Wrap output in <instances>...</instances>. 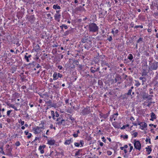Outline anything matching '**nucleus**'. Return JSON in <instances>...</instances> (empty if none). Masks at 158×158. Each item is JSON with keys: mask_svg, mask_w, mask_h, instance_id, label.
<instances>
[{"mask_svg": "<svg viewBox=\"0 0 158 158\" xmlns=\"http://www.w3.org/2000/svg\"><path fill=\"white\" fill-rule=\"evenodd\" d=\"M53 77L54 81H56L58 79V78L57 76V73L55 72L53 75Z\"/></svg>", "mask_w": 158, "mask_h": 158, "instance_id": "nucleus-23", "label": "nucleus"}, {"mask_svg": "<svg viewBox=\"0 0 158 158\" xmlns=\"http://www.w3.org/2000/svg\"><path fill=\"white\" fill-rule=\"evenodd\" d=\"M149 65V68L152 70H156L158 68V62L156 61L150 63Z\"/></svg>", "mask_w": 158, "mask_h": 158, "instance_id": "nucleus-3", "label": "nucleus"}, {"mask_svg": "<svg viewBox=\"0 0 158 158\" xmlns=\"http://www.w3.org/2000/svg\"><path fill=\"white\" fill-rule=\"evenodd\" d=\"M81 41L84 44L83 46L87 50L89 49L92 47V42L91 38L88 36H85L81 39Z\"/></svg>", "mask_w": 158, "mask_h": 158, "instance_id": "nucleus-1", "label": "nucleus"}, {"mask_svg": "<svg viewBox=\"0 0 158 158\" xmlns=\"http://www.w3.org/2000/svg\"><path fill=\"white\" fill-rule=\"evenodd\" d=\"M151 118L150 119V120L152 121H154V119L156 118L155 114L152 112L151 113Z\"/></svg>", "mask_w": 158, "mask_h": 158, "instance_id": "nucleus-16", "label": "nucleus"}, {"mask_svg": "<svg viewBox=\"0 0 158 158\" xmlns=\"http://www.w3.org/2000/svg\"><path fill=\"white\" fill-rule=\"evenodd\" d=\"M57 68L60 70H63L64 69L61 65H58Z\"/></svg>", "mask_w": 158, "mask_h": 158, "instance_id": "nucleus-43", "label": "nucleus"}, {"mask_svg": "<svg viewBox=\"0 0 158 158\" xmlns=\"http://www.w3.org/2000/svg\"><path fill=\"white\" fill-rule=\"evenodd\" d=\"M44 101L45 102V103L48 104V106H51V107H55V104H52V101L51 100H49L48 101L44 100Z\"/></svg>", "mask_w": 158, "mask_h": 158, "instance_id": "nucleus-8", "label": "nucleus"}, {"mask_svg": "<svg viewBox=\"0 0 158 158\" xmlns=\"http://www.w3.org/2000/svg\"><path fill=\"white\" fill-rule=\"evenodd\" d=\"M41 97L44 98V100H48V98H49V96L47 94H44L42 95L41 96Z\"/></svg>", "mask_w": 158, "mask_h": 158, "instance_id": "nucleus-21", "label": "nucleus"}, {"mask_svg": "<svg viewBox=\"0 0 158 158\" xmlns=\"http://www.w3.org/2000/svg\"><path fill=\"white\" fill-rule=\"evenodd\" d=\"M32 130L35 134L40 133L42 131L40 129V128L38 126L33 128Z\"/></svg>", "mask_w": 158, "mask_h": 158, "instance_id": "nucleus-6", "label": "nucleus"}, {"mask_svg": "<svg viewBox=\"0 0 158 158\" xmlns=\"http://www.w3.org/2000/svg\"><path fill=\"white\" fill-rule=\"evenodd\" d=\"M143 39L142 38L140 37L137 41V43H139L140 42L143 41Z\"/></svg>", "mask_w": 158, "mask_h": 158, "instance_id": "nucleus-40", "label": "nucleus"}, {"mask_svg": "<svg viewBox=\"0 0 158 158\" xmlns=\"http://www.w3.org/2000/svg\"><path fill=\"white\" fill-rule=\"evenodd\" d=\"M102 141L104 142H106V139H105V137H103L102 138Z\"/></svg>", "mask_w": 158, "mask_h": 158, "instance_id": "nucleus-61", "label": "nucleus"}, {"mask_svg": "<svg viewBox=\"0 0 158 158\" xmlns=\"http://www.w3.org/2000/svg\"><path fill=\"white\" fill-rule=\"evenodd\" d=\"M135 85L136 87H138L141 84L138 81L135 80Z\"/></svg>", "mask_w": 158, "mask_h": 158, "instance_id": "nucleus-31", "label": "nucleus"}, {"mask_svg": "<svg viewBox=\"0 0 158 158\" xmlns=\"http://www.w3.org/2000/svg\"><path fill=\"white\" fill-rule=\"evenodd\" d=\"M80 143V144L81 145V147H82L83 146L84 143V141L83 140H80V143Z\"/></svg>", "mask_w": 158, "mask_h": 158, "instance_id": "nucleus-47", "label": "nucleus"}, {"mask_svg": "<svg viewBox=\"0 0 158 158\" xmlns=\"http://www.w3.org/2000/svg\"><path fill=\"white\" fill-rule=\"evenodd\" d=\"M112 37L111 36H110V37L107 39V40H108L110 42L112 40Z\"/></svg>", "mask_w": 158, "mask_h": 158, "instance_id": "nucleus-48", "label": "nucleus"}, {"mask_svg": "<svg viewBox=\"0 0 158 158\" xmlns=\"http://www.w3.org/2000/svg\"><path fill=\"white\" fill-rule=\"evenodd\" d=\"M46 147V146L44 144L40 146L38 150L40 151L41 154H43L44 153V149Z\"/></svg>", "mask_w": 158, "mask_h": 158, "instance_id": "nucleus-7", "label": "nucleus"}, {"mask_svg": "<svg viewBox=\"0 0 158 158\" xmlns=\"http://www.w3.org/2000/svg\"><path fill=\"white\" fill-rule=\"evenodd\" d=\"M10 107H11L13 108L16 111H18V109H17L16 107H15L14 105L13 104H11L10 106Z\"/></svg>", "mask_w": 158, "mask_h": 158, "instance_id": "nucleus-32", "label": "nucleus"}, {"mask_svg": "<svg viewBox=\"0 0 158 158\" xmlns=\"http://www.w3.org/2000/svg\"><path fill=\"white\" fill-rule=\"evenodd\" d=\"M55 19L59 22L61 18V15L60 14H55L54 16Z\"/></svg>", "mask_w": 158, "mask_h": 158, "instance_id": "nucleus-11", "label": "nucleus"}, {"mask_svg": "<svg viewBox=\"0 0 158 158\" xmlns=\"http://www.w3.org/2000/svg\"><path fill=\"white\" fill-rule=\"evenodd\" d=\"M98 142L99 143V145L101 146L102 147L103 146V143L102 142H101L100 140L98 141Z\"/></svg>", "mask_w": 158, "mask_h": 158, "instance_id": "nucleus-46", "label": "nucleus"}, {"mask_svg": "<svg viewBox=\"0 0 158 158\" xmlns=\"http://www.w3.org/2000/svg\"><path fill=\"white\" fill-rule=\"evenodd\" d=\"M69 68L71 69H73L74 68H75V66L74 65H73L72 66L69 65Z\"/></svg>", "mask_w": 158, "mask_h": 158, "instance_id": "nucleus-64", "label": "nucleus"}, {"mask_svg": "<svg viewBox=\"0 0 158 158\" xmlns=\"http://www.w3.org/2000/svg\"><path fill=\"white\" fill-rule=\"evenodd\" d=\"M32 136V134L31 133H29L28 136H27V138L28 139H29L30 138L31 136Z\"/></svg>", "mask_w": 158, "mask_h": 158, "instance_id": "nucleus-53", "label": "nucleus"}, {"mask_svg": "<svg viewBox=\"0 0 158 158\" xmlns=\"http://www.w3.org/2000/svg\"><path fill=\"white\" fill-rule=\"evenodd\" d=\"M127 58L130 60H131L133 59V57L132 54H130L128 56Z\"/></svg>", "mask_w": 158, "mask_h": 158, "instance_id": "nucleus-28", "label": "nucleus"}, {"mask_svg": "<svg viewBox=\"0 0 158 158\" xmlns=\"http://www.w3.org/2000/svg\"><path fill=\"white\" fill-rule=\"evenodd\" d=\"M121 79V77L119 75L117 76L115 78L114 81H114L115 83H116L117 81H120Z\"/></svg>", "mask_w": 158, "mask_h": 158, "instance_id": "nucleus-20", "label": "nucleus"}, {"mask_svg": "<svg viewBox=\"0 0 158 158\" xmlns=\"http://www.w3.org/2000/svg\"><path fill=\"white\" fill-rule=\"evenodd\" d=\"M95 69H96L95 68L93 67H91V69H90L91 72L92 73H95V72H96V70Z\"/></svg>", "mask_w": 158, "mask_h": 158, "instance_id": "nucleus-29", "label": "nucleus"}, {"mask_svg": "<svg viewBox=\"0 0 158 158\" xmlns=\"http://www.w3.org/2000/svg\"><path fill=\"white\" fill-rule=\"evenodd\" d=\"M94 61L95 62V63L96 64H98L99 62L100 61H101V60L100 59V58L99 57V56H97L95 57L94 58Z\"/></svg>", "mask_w": 158, "mask_h": 158, "instance_id": "nucleus-15", "label": "nucleus"}, {"mask_svg": "<svg viewBox=\"0 0 158 158\" xmlns=\"http://www.w3.org/2000/svg\"><path fill=\"white\" fill-rule=\"evenodd\" d=\"M73 140L71 138L69 139L66 140L64 143V144L65 145H69L71 143H72Z\"/></svg>", "mask_w": 158, "mask_h": 158, "instance_id": "nucleus-17", "label": "nucleus"}, {"mask_svg": "<svg viewBox=\"0 0 158 158\" xmlns=\"http://www.w3.org/2000/svg\"><path fill=\"white\" fill-rule=\"evenodd\" d=\"M57 76L58 77V78H61L63 77V75L61 74L60 73H57Z\"/></svg>", "mask_w": 158, "mask_h": 158, "instance_id": "nucleus-36", "label": "nucleus"}, {"mask_svg": "<svg viewBox=\"0 0 158 158\" xmlns=\"http://www.w3.org/2000/svg\"><path fill=\"white\" fill-rule=\"evenodd\" d=\"M69 118L73 121H73L75 120V118L72 117H71Z\"/></svg>", "mask_w": 158, "mask_h": 158, "instance_id": "nucleus-63", "label": "nucleus"}, {"mask_svg": "<svg viewBox=\"0 0 158 158\" xmlns=\"http://www.w3.org/2000/svg\"><path fill=\"white\" fill-rule=\"evenodd\" d=\"M134 88V87L133 86H132L131 87V88L130 89H129V90L128 91V92L127 93V95L129 96V95H131V93L132 92V89H133Z\"/></svg>", "mask_w": 158, "mask_h": 158, "instance_id": "nucleus-22", "label": "nucleus"}, {"mask_svg": "<svg viewBox=\"0 0 158 158\" xmlns=\"http://www.w3.org/2000/svg\"><path fill=\"white\" fill-rule=\"evenodd\" d=\"M29 20L31 23H33L34 22L35 19V17L34 15H31L30 16L29 18Z\"/></svg>", "mask_w": 158, "mask_h": 158, "instance_id": "nucleus-12", "label": "nucleus"}, {"mask_svg": "<svg viewBox=\"0 0 158 158\" xmlns=\"http://www.w3.org/2000/svg\"><path fill=\"white\" fill-rule=\"evenodd\" d=\"M100 58V59L102 61V60L105 58V56L104 55H100V56H98Z\"/></svg>", "mask_w": 158, "mask_h": 158, "instance_id": "nucleus-34", "label": "nucleus"}, {"mask_svg": "<svg viewBox=\"0 0 158 158\" xmlns=\"http://www.w3.org/2000/svg\"><path fill=\"white\" fill-rule=\"evenodd\" d=\"M134 145L135 148L139 151L140 150L141 148V144L139 141H136L135 140H134Z\"/></svg>", "mask_w": 158, "mask_h": 158, "instance_id": "nucleus-4", "label": "nucleus"}, {"mask_svg": "<svg viewBox=\"0 0 158 158\" xmlns=\"http://www.w3.org/2000/svg\"><path fill=\"white\" fill-rule=\"evenodd\" d=\"M118 115V114L117 112L115 114H114L110 117V120L111 121H112V120L113 119L114 120H115Z\"/></svg>", "mask_w": 158, "mask_h": 158, "instance_id": "nucleus-10", "label": "nucleus"}, {"mask_svg": "<svg viewBox=\"0 0 158 158\" xmlns=\"http://www.w3.org/2000/svg\"><path fill=\"white\" fill-rule=\"evenodd\" d=\"M99 16L100 17H102L104 16L103 9L102 8H100V10H99Z\"/></svg>", "mask_w": 158, "mask_h": 158, "instance_id": "nucleus-18", "label": "nucleus"}, {"mask_svg": "<svg viewBox=\"0 0 158 158\" xmlns=\"http://www.w3.org/2000/svg\"><path fill=\"white\" fill-rule=\"evenodd\" d=\"M73 63H74L75 64H76L77 65H78L79 62L77 60H75L73 61Z\"/></svg>", "mask_w": 158, "mask_h": 158, "instance_id": "nucleus-50", "label": "nucleus"}, {"mask_svg": "<svg viewBox=\"0 0 158 158\" xmlns=\"http://www.w3.org/2000/svg\"><path fill=\"white\" fill-rule=\"evenodd\" d=\"M12 111V110H8L7 112V116H9L10 115V114L11 112Z\"/></svg>", "mask_w": 158, "mask_h": 158, "instance_id": "nucleus-42", "label": "nucleus"}, {"mask_svg": "<svg viewBox=\"0 0 158 158\" xmlns=\"http://www.w3.org/2000/svg\"><path fill=\"white\" fill-rule=\"evenodd\" d=\"M90 109L89 107L85 108L82 111L81 113L83 115L87 114L90 113Z\"/></svg>", "mask_w": 158, "mask_h": 158, "instance_id": "nucleus-5", "label": "nucleus"}, {"mask_svg": "<svg viewBox=\"0 0 158 158\" xmlns=\"http://www.w3.org/2000/svg\"><path fill=\"white\" fill-rule=\"evenodd\" d=\"M51 115L52 116V118L54 120L56 119L55 118V114L53 110H51Z\"/></svg>", "mask_w": 158, "mask_h": 158, "instance_id": "nucleus-30", "label": "nucleus"}, {"mask_svg": "<svg viewBox=\"0 0 158 158\" xmlns=\"http://www.w3.org/2000/svg\"><path fill=\"white\" fill-rule=\"evenodd\" d=\"M153 97V95L147 96L145 97L146 98L148 99V100H152V97Z\"/></svg>", "mask_w": 158, "mask_h": 158, "instance_id": "nucleus-33", "label": "nucleus"}, {"mask_svg": "<svg viewBox=\"0 0 158 158\" xmlns=\"http://www.w3.org/2000/svg\"><path fill=\"white\" fill-rule=\"evenodd\" d=\"M35 63V62H33L32 63H30L29 64H28V65H32V66H34V64Z\"/></svg>", "mask_w": 158, "mask_h": 158, "instance_id": "nucleus-55", "label": "nucleus"}, {"mask_svg": "<svg viewBox=\"0 0 158 158\" xmlns=\"http://www.w3.org/2000/svg\"><path fill=\"white\" fill-rule=\"evenodd\" d=\"M62 26H64V27L65 29H67L68 28L67 26L65 24H63Z\"/></svg>", "mask_w": 158, "mask_h": 158, "instance_id": "nucleus-62", "label": "nucleus"}, {"mask_svg": "<svg viewBox=\"0 0 158 158\" xmlns=\"http://www.w3.org/2000/svg\"><path fill=\"white\" fill-rule=\"evenodd\" d=\"M73 136L75 137V138H76L77 137H78V135L77 134V133H74L73 134Z\"/></svg>", "mask_w": 158, "mask_h": 158, "instance_id": "nucleus-54", "label": "nucleus"}, {"mask_svg": "<svg viewBox=\"0 0 158 158\" xmlns=\"http://www.w3.org/2000/svg\"><path fill=\"white\" fill-rule=\"evenodd\" d=\"M62 123H63V122H62V121L61 120L60 121L57 122L56 123V124H57L59 125H61L62 124Z\"/></svg>", "mask_w": 158, "mask_h": 158, "instance_id": "nucleus-41", "label": "nucleus"}, {"mask_svg": "<svg viewBox=\"0 0 158 158\" xmlns=\"http://www.w3.org/2000/svg\"><path fill=\"white\" fill-rule=\"evenodd\" d=\"M147 127V124L144 122H143V124L140 126L139 128L142 130H144V128Z\"/></svg>", "mask_w": 158, "mask_h": 158, "instance_id": "nucleus-13", "label": "nucleus"}, {"mask_svg": "<svg viewBox=\"0 0 158 158\" xmlns=\"http://www.w3.org/2000/svg\"><path fill=\"white\" fill-rule=\"evenodd\" d=\"M145 78L144 77H139V79L140 80H145Z\"/></svg>", "mask_w": 158, "mask_h": 158, "instance_id": "nucleus-56", "label": "nucleus"}, {"mask_svg": "<svg viewBox=\"0 0 158 158\" xmlns=\"http://www.w3.org/2000/svg\"><path fill=\"white\" fill-rule=\"evenodd\" d=\"M35 51L37 52L40 50V47L39 45L37 44L35 47Z\"/></svg>", "mask_w": 158, "mask_h": 158, "instance_id": "nucleus-24", "label": "nucleus"}, {"mask_svg": "<svg viewBox=\"0 0 158 158\" xmlns=\"http://www.w3.org/2000/svg\"><path fill=\"white\" fill-rule=\"evenodd\" d=\"M15 144L16 146H19L20 145V143L19 141H18L16 142Z\"/></svg>", "mask_w": 158, "mask_h": 158, "instance_id": "nucleus-45", "label": "nucleus"}, {"mask_svg": "<svg viewBox=\"0 0 158 158\" xmlns=\"http://www.w3.org/2000/svg\"><path fill=\"white\" fill-rule=\"evenodd\" d=\"M107 153L108 155L110 156L112 154V152L110 151H107Z\"/></svg>", "mask_w": 158, "mask_h": 158, "instance_id": "nucleus-44", "label": "nucleus"}, {"mask_svg": "<svg viewBox=\"0 0 158 158\" xmlns=\"http://www.w3.org/2000/svg\"><path fill=\"white\" fill-rule=\"evenodd\" d=\"M55 114H56V115H55V116L56 117H59V114L57 112V111H56V112H55Z\"/></svg>", "mask_w": 158, "mask_h": 158, "instance_id": "nucleus-52", "label": "nucleus"}, {"mask_svg": "<svg viewBox=\"0 0 158 158\" xmlns=\"http://www.w3.org/2000/svg\"><path fill=\"white\" fill-rule=\"evenodd\" d=\"M139 27H140L141 28H143V26L142 25H137L134 27V28H137Z\"/></svg>", "mask_w": 158, "mask_h": 158, "instance_id": "nucleus-35", "label": "nucleus"}, {"mask_svg": "<svg viewBox=\"0 0 158 158\" xmlns=\"http://www.w3.org/2000/svg\"><path fill=\"white\" fill-rule=\"evenodd\" d=\"M130 25L131 27H133L134 26V24L132 22H131Z\"/></svg>", "mask_w": 158, "mask_h": 158, "instance_id": "nucleus-58", "label": "nucleus"}, {"mask_svg": "<svg viewBox=\"0 0 158 158\" xmlns=\"http://www.w3.org/2000/svg\"><path fill=\"white\" fill-rule=\"evenodd\" d=\"M78 68L80 70H81L82 69V66L81 64L78 65Z\"/></svg>", "mask_w": 158, "mask_h": 158, "instance_id": "nucleus-60", "label": "nucleus"}, {"mask_svg": "<svg viewBox=\"0 0 158 158\" xmlns=\"http://www.w3.org/2000/svg\"><path fill=\"white\" fill-rule=\"evenodd\" d=\"M99 28L94 23H90L89 25V32H96L98 31Z\"/></svg>", "mask_w": 158, "mask_h": 158, "instance_id": "nucleus-2", "label": "nucleus"}, {"mask_svg": "<svg viewBox=\"0 0 158 158\" xmlns=\"http://www.w3.org/2000/svg\"><path fill=\"white\" fill-rule=\"evenodd\" d=\"M53 8L54 9H60V7L57 4H54L53 5Z\"/></svg>", "mask_w": 158, "mask_h": 158, "instance_id": "nucleus-25", "label": "nucleus"}, {"mask_svg": "<svg viewBox=\"0 0 158 158\" xmlns=\"http://www.w3.org/2000/svg\"><path fill=\"white\" fill-rule=\"evenodd\" d=\"M74 145L77 147H79L80 145V143H79L75 142L74 143Z\"/></svg>", "mask_w": 158, "mask_h": 158, "instance_id": "nucleus-39", "label": "nucleus"}, {"mask_svg": "<svg viewBox=\"0 0 158 158\" xmlns=\"http://www.w3.org/2000/svg\"><path fill=\"white\" fill-rule=\"evenodd\" d=\"M123 137L124 139H127L128 138V136L127 135H123Z\"/></svg>", "mask_w": 158, "mask_h": 158, "instance_id": "nucleus-51", "label": "nucleus"}, {"mask_svg": "<svg viewBox=\"0 0 158 158\" xmlns=\"http://www.w3.org/2000/svg\"><path fill=\"white\" fill-rule=\"evenodd\" d=\"M103 115V113H100V114H99V116L100 117V118H102Z\"/></svg>", "mask_w": 158, "mask_h": 158, "instance_id": "nucleus-57", "label": "nucleus"}, {"mask_svg": "<svg viewBox=\"0 0 158 158\" xmlns=\"http://www.w3.org/2000/svg\"><path fill=\"white\" fill-rule=\"evenodd\" d=\"M138 135V133L137 132H135L133 133L132 135L133 136L134 138H135L137 137Z\"/></svg>", "mask_w": 158, "mask_h": 158, "instance_id": "nucleus-37", "label": "nucleus"}, {"mask_svg": "<svg viewBox=\"0 0 158 158\" xmlns=\"http://www.w3.org/2000/svg\"><path fill=\"white\" fill-rule=\"evenodd\" d=\"M82 149H78V151H77L75 154V156H77L80 155V153L82 152Z\"/></svg>", "mask_w": 158, "mask_h": 158, "instance_id": "nucleus-26", "label": "nucleus"}, {"mask_svg": "<svg viewBox=\"0 0 158 158\" xmlns=\"http://www.w3.org/2000/svg\"><path fill=\"white\" fill-rule=\"evenodd\" d=\"M76 9L78 11H80L81 10H85V9L84 7H82L81 6H80L79 7H77Z\"/></svg>", "mask_w": 158, "mask_h": 158, "instance_id": "nucleus-27", "label": "nucleus"}, {"mask_svg": "<svg viewBox=\"0 0 158 158\" xmlns=\"http://www.w3.org/2000/svg\"><path fill=\"white\" fill-rule=\"evenodd\" d=\"M145 149L146 150V151L147 152V154H150L152 151L151 147L149 146H148L147 147L145 148Z\"/></svg>", "mask_w": 158, "mask_h": 158, "instance_id": "nucleus-19", "label": "nucleus"}, {"mask_svg": "<svg viewBox=\"0 0 158 158\" xmlns=\"http://www.w3.org/2000/svg\"><path fill=\"white\" fill-rule=\"evenodd\" d=\"M56 143L55 140L52 139H48L47 143L49 145H53Z\"/></svg>", "mask_w": 158, "mask_h": 158, "instance_id": "nucleus-9", "label": "nucleus"}, {"mask_svg": "<svg viewBox=\"0 0 158 158\" xmlns=\"http://www.w3.org/2000/svg\"><path fill=\"white\" fill-rule=\"evenodd\" d=\"M24 59L25 60H26L27 62H29L30 61V60H29V58L27 57V56L26 55H25L24 56Z\"/></svg>", "mask_w": 158, "mask_h": 158, "instance_id": "nucleus-38", "label": "nucleus"}, {"mask_svg": "<svg viewBox=\"0 0 158 158\" xmlns=\"http://www.w3.org/2000/svg\"><path fill=\"white\" fill-rule=\"evenodd\" d=\"M50 127L51 129H54L55 130L56 129V128L54 127H53V125L52 124H51L50 126Z\"/></svg>", "mask_w": 158, "mask_h": 158, "instance_id": "nucleus-59", "label": "nucleus"}, {"mask_svg": "<svg viewBox=\"0 0 158 158\" xmlns=\"http://www.w3.org/2000/svg\"><path fill=\"white\" fill-rule=\"evenodd\" d=\"M148 72L145 69H143L142 71L141 75L142 76H145L147 75Z\"/></svg>", "mask_w": 158, "mask_h": 158, "instance_id": "nucleus-14", "label": "nucleus"}, {"mask_svg": "<svg viewBox=\"0 0 158 158\" xmlns=\"http://www.w3.org/2000/svg\"><path fill=\"white\" fill-rule=\"evenodd\" d=\"M108 117V115H107L106 114H103L102 118L104 119H106Z\"/></svg>", "mask_w": 158, "mask_h": 158, "instance_id": "nucleus-49", "label": "nucleus"}]
</instances>
